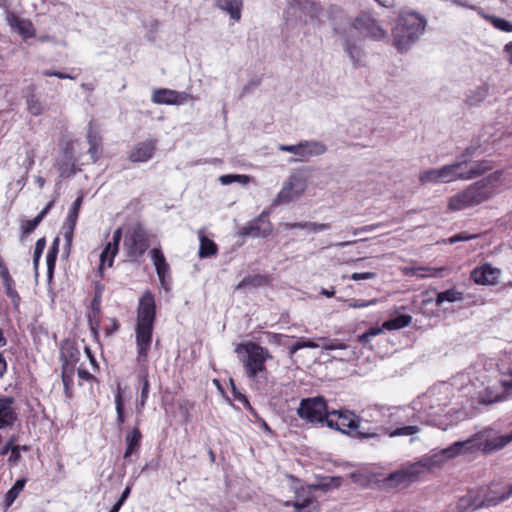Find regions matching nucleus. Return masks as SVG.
I'll use <instances>...</instances> for the list:
<instances>
[{
    "label": "nucleus",
    "instance_id": "obj_27",
    "mask_svg": "<svg viewBox=\"0 0 512 512\" xmlns=\"http://www.w3.org/2000/svg\"><path fill=\"white\" fill-rule=\"evenodd\" d=\"M150 257L155 266V270L159 281L162 285H165V278L169 272V264L166 261V258L162 251L159 248H153L150 251Z\"/></svg>",
    "mask_w": 512,
    "mask_h": 512
},
{
    "label": "nucleus",
    "instance_id": "obj_22",
    "mask_svg": "<svg viewBox=\"0 0 512 512\" xmlns=\"http://www.w3.org/2000/svg\"><path fill=\"white\" fill-rule=\"evenodd\" d=\"M327 151V146L318 140L300 141L299 158L296 161H306L311 157L323 155Z\"/></svg>",
    "mask_w": 512,
    "mask_h": 512
},
{
    "label": "nucleus",
    "instance_id": "obj_23",
    "mask_svg": "<svg viewBox=\"0 0 512 512\" xmlns=\"http://www.w3.org/2000/svg\"><path fill=\"white\" fill-rule=\"evenodd\" d=\"M392 36L394 46L401 53L407 51L419 39L415 32H409L407 29L398 31V22L392 29Z\"/></svg>",
    "mask_w": 512,
    "mask_h": 512
},
{
    "label": "nucleus",
    "instance_id": "obj_38",
    "mask_svg": "<svg viewBox=\"0 0 512 512\" xmlns=\"http://www.w3.org/2000/svg\"><path fill=\"white\" fill-rule=\"evenodd\" d=\"M448 177V165H443L439 169H431L423 172L420 175V181L421 183H428V182H438V181H445V178Z\"/></svg>",
    "mask_w": 512,
    "mask_h": 512
},
{
    "label": "nucleus",
    "instance_id": "obj_25",
    "mask_svg": "<svg viewBox=\"0 0 512 512\" xmlns=\"http://www.w3.org/2000/svg\"><path fill=\"white\" fill-rule=\"evenodd\" d=\"M147 363H139L142 368L140 370V373L138 374V383L140 385V398L136 401V409L138 413H141L144 409L148 397H149V391H150V382L148 378V370H147Z\"/></svg>",
    "mask_w": 512,
    "mask_h": 512
},
{
    "label": "nucleus",
    "instance_id": "obj_7",
    "mask_svg": "<svg viewBox=\"0 0 512 512\" xmlns=\"http://www.w3.org/2000/svg\"><path fill=\"white\" fill-rule=\"evenodd\" d=\"M466 378V375L461 374L460 376L455 377L454 382L451 384L453 386L457 383L460 384V387L458 388L460 396L468 397L472 401L477 400L480 404H492L503 399V396L500 393L495 392L492 387L488 386L483 390H477V384L472 382L470 379L466 382Z\"/></svg>",
    "mask_w": 512,
    "mask_h": 512
},
{
    "label": "nucleus",
    "instance_id": "obj_47",
    "mask_svg": "<svg viewBox=\"0 0 512 512\" xmlns=\"http://www.w3.org/2000/svg\"><path fill=\"white\" fill-rule=\"evenodd\" d=\"M26 105L28 112L33 116H40L44 112V106L42 102L33 92L26 96Z\"/></svg>",
    "mask_w": 512,
    "mask_h": 512
},
{
    "label": "nucleus",
    "instance_id": "obj_32",
    "mask_svg": "<svg viewBox=\"0 0 512 512\" xmlns=\"http://www.w3.org/2000/svg\"><path fill=\"white\" fill-rule=\"evenodd\" d=\"M412 316L406 313H397L383 322V328L388 331L399 330L409 326Z\"/></svg>",
    "mask_w": 512,
    "mask_h": 512
},
{
    "label": "nucleus",
    "instance_id": "obj_62",
    "mask_svg": "<svg viewBox=\"0 0 512 512\" xmlns=\"http://www.w3.org/2000/svg\"><path fill=\"white\" fill-rule=\"evenodd\" d=\"M75 365L76 364H70V363H64L62 362L61 365V378L62 379H68V378H74V372H75Z\"/></svg>",
    "mask_w": 512,
    "mask_h": 512
},
{
    "label": "nucleus",
    "instance_id": "obj_19",
    "mask_svg": "<svg viewBox=\"0 0 512 512\" xmlns=\"http://www.w3.org/2000/svg\"><path fill=\"white\" fill-rule=\"evenodd\" d=\"M156 150L155 140H146L135 145L129 154V160L135 163L147 162L153 158Z\"/></svg>",
    "mask_w": 512,
    "mask_h": 512
},
{
    "label": "nucleus",
    "instance_id": "obj_51",
    "mask_svg": "<svg viewBox=\"0 0 512 512\" xmlns=\"http://www.w3.org/2000/svg\"><path fill=\"white\" fill-rule=\"evenodd\" d=\"M263 335L265 336L267 343L277 346H288V342L290 340L289 336L269 331L264 332Z\"/></svg>",
    "mask_w": 512,
    "mask_h": 512
},
{
    "label": "nucleus",
    "instance_id": "obj_54",
    "mask_svg": "<svg viewBox=\"0 0 512 512\" xmlns=\"http://www.w3.org/2000/svg\"><path fill=\"white\" fill-rule=\"evenodd\" d=\"M383 330H385L383 325L381 327H370L368 330L358 336V341L366 345L369 343L371 338L378 336Z\"/></svg>",
    "mask_w": 512,
    "mask_h": 512
},
{
    "label": "nucleus",
    "instance_id": "obj_42",
    "mask_svg": "<svg viewBox=\"0 0 512 512\" xmlns=\"http://www.w3.org/2000/svg\"><path fill=\"white\" fill-rule=\"evenodd\" d=\"M25 478H19L15 481L12 487L6 492L4 496V506L5 508H9L14 501L17 499L20 492L24 489L26 484Z\"/></svg>",
    "mask_w": 512,
    "mask_h": 512
},
{
    "label": "nucleus",
    "instance_id": "obj_44",
    "mask_svg": "<svg viewBox=\"0 0 512 512\" xmlns=\"http://www.w3.org/2000/svg\"><path fill=\"white\" fill-rule=\"evenodd\" d=\"M217 252H218V247H217V244L213 240H211L205 236H200V245H199L198 255L201 259L214 256L217 254Z\"/></svg>",
    "mask_w": 512,
    "mask_h": 512
},
{
    "label": "nucleus",
    "instance_id": "obj_50",
    "mask_svg": "<svg viewBox=\"0 0 512 512\" xmlns=\"http://www.w3.org/2000/svg\"><path fill=\"white\" fill-rule=\"evenodd\" d=\"M219 181L222 185H230L232 183L246 185L249 183L250 177L243 174H224L220 176Z\"/></svg>",
    "mask_w": 512,
    "mask_h": 512
},
{
    "label": "nucleus",
    "instance_id": "obj_48",
    "mask_svg": "<svg viewBox=\"0 0 512 512\" xmlns=\"http://www.w3.org/2000/svg\"><path fill=\"white\" fill-rule=\"evenodd\" d=\"M475 447V443L473 440H466V441H457L450 445L449 451H450V458L454 457L461 453L470 452Z\"/></svg>",
    "mask_w": 512,
    "mask_h": 512
},
{
    "label": "nucleus",
    "instance_id": "obj_2",
    "mask_svg": "<svg viewBox=\"0 0 512 512\" xmlns=\"http://www.w3.org/2000/svg\"><path fill=\"white\" fill-rule=\"evenodd\" d=\"M244 373L255 388L264 391L268 378L266 362L273 359L269 350L254 341L239 343L235 348Z\"/></svg>",
    "mask_w": 512,
    "mask_h": 512
},
{
    "label": "nucleus",
    "instance_id": "obj_39",
    "mask_svg": "<svg viewBox=\"0 0 512 512\" xmlns=\"http://www.w3.org/2000/svg\"><path fill=\"white\" fill-rule=\"evenodd\" d=\"M114 402L116 409V425L119 430H122V426L126 421V413L124 398L120 386H118L117 392L115 393Z\"/></svg>",
    "mask_w": 512,
    "mask_h": 512
},
{
    "label": "nucleus",
    "instance_id": "obj_20",
    "mask_svg": "<svg viewBox=\"0 0 512 512\" xmlns=\"http://www.w3.org/2000/svg\"><path fill=\"white\" fill-rule=\"evenodd\" d=\"M426 472H434L442 468L448 462V447L443 449H433L428 454L421 457Z\"/></svg>",
    "mask_w": 512,
    "mask_h": 512
},
{
    "label": "nucleus",
    "instance_id": "obj_24",
    "mask_svg": "<svg viewBox=\"0 0 512 512\" xmlns=\"http://www.w3.org/2000/svg\"><path fill=\"white\" fill-rule=\"evenodd\" d=\"M480 496L477 489L469 490L458 499L455 506L456 512H474L481 509Z\"/></svg>",
    "mask_w": 512,
    "mask_h": 512
},
{
    "label": "nucleus",
    "instance_id": "obj_11",
    "mask_svg": "<svg viewBox=\"0 0 512 512\" xmlns=\"http://www.w3.org/2000/svg\"><path fill=\"white\" fill-rule=\"evenodd\" d=\"M477 490L479 495H481L480 505L482 508L497 506L512 496V484H507L505 487L492 485L491 487H481Z\"/></svg>",
    "mask_w": 512,
    "mask_h": 512
},
{
    "label": "nucleus",
    "instance_id": "obj_46",
    "mask_svg": "<svg viewBox=\"0 0 512 512\" xmlns=\"http://www.w3.org/2000/svg\"><path fill=\"white\" fill-rule=\"evenodd\" d=\"M9 24L13 27H17L19 33L25 38L34 36V28L30 22L20 21L15 15L10 14L8 16Z\"/></svg>",
    "mask_w": 512,
    "mask_h": 512
},
{
    "label": "nucleus",
    "instance_id": "obj_1",
    "mask_svg": "<svg viewBox=\"0 0 512 512\" xmlns=\"http://www.w3.org/2000/svg\"><path fill=\"white\" fill-rule=\"evenodd\" d=\"M156 320V302L153 293L146 290L139 299L135 326V343L137 363L148 362L153 342V331Z\"/></svg>",
    "mask_w": 512,
    "mask_h": 512
},
{
    "label": "nucleus",
    "instance_id": "obj_60",
    "mask_svg": "<svg viewBox=\"0 0 512 512\" xmlns=\"http://www.w3.org/2000/svg\"><path fill=\"white\" fill-rule=\"evenodd\" d=\"M500 382L505 389H512V364L505 370H502V379Z\"/></svg>",
    "mask_w": 512,
    "mask_h": 512
},
{
    "label": "nucleus",
    "instance_id": "obj_12",
    "mask_svg": "<svg viewBox=\"0 0 512 512\" xmlns=\"http://www.w3.org/2000/svg\"><path fill=\"white\" fill-rule=\"evenodd\" d=\"M286 507H293L292 512H315L318 508V502L309 486H301L296 489L293 501H286Z\"/></svg>",
    "mask_w": 512,
    "mask_h": 512
},
{
    "label": "nucleus",
    "instance_id": "obj_59",
    "mask_svg": "<svg viewBox=\"0 0 512 512\" xmlns=\"http://www.w3.org/2000/svg\"><path fill=\"white\" fill-rule=\"evenodd\" d=\"M377 302H378V299H371V300L350 299L348 301V306L350 308H366V307L375 305Z\"/></svg>",
    "mask_w": 512,
    "mask_h": 512
},
{
    "label": "nucleus",
    "instance_id": "obj_58",
    "mask_svg": "<svg viewBox=\"0 0 512 512\" xmlns=\"http://www.w3.org/2000/svg\"><path fill=\"white\" fill-rule=\"evenodd\" d=\"M230 384H231V393L233 395L234 400L242 403L243 406H249V400H248L247 396L245 394L241 393L237 389V387L232 379H230Z\"/></svg>",
    "mask_w": 512,
    "mask_h": 512
},
{
    "label": "nucleus",
    "instance_id": "obj_14",
    "mask_svg": "<svg viewBox=\"0 0 512 512\" xmlns=\"http://www.w3.org/2000/svg\"><path fill=\"white\" fill-rule=\"evenodd\" d=\"M398 31L407 29L409 32H415L417 37L423 34L426 27V20L419 13L414 11L402 12L398 17Z\"/></svg>",
    "mask_w": 512,
    "mask_h": 512
},
{
    "label": "nucleus",
    "instance_id": "obj_33",
    "mask_svg": "<svg viewBox=\"0 0 512 512\" xmlns=\"http://www.w3.org/2000/svg\"><path fill=\"white\" fill-rule=\"evenodd\" d=\"M489 86L487 84H481L473 90H470L465 98L466 105L470 107L479 106L488 96Z\"/></svg>",
    "mask_w": 512,
    "mask_h": 512
},
{
    "label": "nucleus",
    "instance_id": "obj_36",
    "mask_svg": "<svg viewBox=\"0 0 512 512\" xmlns=\"http://www.w3.org/2000/svg\"><path fill=\"white\" fill-rule=\"evenodd\" d=\"M80 358V351L75 344L67 341L61 346L60 360L64 363L76 364Z\"/></svg>",
    "mask_w": 512,
    "mask_h": 512
},
{
    "label": "nucleus",
    "instance_id": "obj_41",
    "mask_svg": "<svg viewBox=\"0 0 512 512\" xmlns=\"http://www.w3.org/2000/svg\"><path fill=\"white\" fill-rule=\"evenodd\" d=\"M477 12L483 19L490 22L496 29L503 31V32H512V23L511 22H509L503 18H499L494 15L487 14L481 8H478Z\"/></svg>",
    "mask_w": 512,
    "mask_h": 512
},
{
    "label": "nucleus",
    "instance_id": "obj_56",
    "mask_svg": "<svg viewBox=\"0 0 512 512\" xmlns=\"http://www.w3.org/2000/svg\"><path fill=\"white\" fill-rule=\"evenodd\" d=\"M331 228V224L329 223H316V222H306L304 230L308 234H317Z\"/></svg>",
    "mask_w": 512,
    "mask_h": 512
},
{
    "label": "nucleus",
    "instance_id": "obj_8",
    "mask_svg": "<svg viewBox=\"0 0 512 512\" xmlns=\"http://www.w3.org/2000/svg\"><path fill=\"white\" fill-rule=\"evenodd\" d=\"M149 248L146 231L140 226L134 227L124 238V249L130 262H139Z\"/></svg>",
    "mask_w": 512,
    "mask_h": 512
},
{
    "label": "nucleus",
    "instance_id": "obj_30",
    "mask_svg": "<svg viewBox=\"0 0 512 512\" xmlns=\"http://www.w3.org/2000/svg\"><path fill=\"white\" fill-rule=\"evenodd\" d=\"M52 206L53 202L51 201L38 213V215L35 218H33L32 220L22 221L21 240H23L26 236L31 234L38 227V225L43 221V219L48 214Z\"/></svg>",
    "mask_w": 512,
    "mask_h": 512
},
{
    "label": "nucleus",
    "instance_id": "obj_13",
    "mask_svg": "<svg viewBox=\"0 0 512 512\" xmlns=\"http://www.w3.org/2000/svg\"><path fill=\"white\" fill-rule=\"evenodd\" d=\"M269 212L264 210L257 218L248 222L240 228L239 234L247 237H262L266 238L271 234L272 226L268 219Z\"/></svg>",
    "mask_w": 512,
    "mask_h": 512
},
{
    "label": "nucleus",
    "instance_id": "obj_15",
    "mask_svg": "<svg viewBox=\"0 0 512 512\" xmlns=\"http://www.w3.org/2000/svg\"><path fill=\"white\" fill-rule=\"evenodd\" d=\"M501 274L502 271L499 268L485 263L472 270L471 279L480 285H496L500 281Z\"/></svg>",
    "mask_w": 512,
    "mask_h": 512
},
{
    "label": "nucleus",
    "instance_id": "obj_63",
    "mask_svg": "<svg viewBox=\"0 0 512 512\" xmlns=\"http://www.w3.org/2000/svg\"><path fill=\"white\" fill-rule=\"evenodd\" d=\"M402 468L397 470V471H394L392 472L388 479L392 482H395L397 484H408V477H406V475H402Z\"/></svg>",
    "mask_w": 512,
    "mask_h": 512
},
{
    "label": "nucleus",
    "instance_id": "obj_21",
    "mask_svg": "<svg viewBox=\"0 0 512 512\" xmlns=\"http://www.w3.org/2000/svg\"><path fill=\"white\" fill-rule=\"evenodd\" d=\"M142 433L140 429L135 426L130 429L125 435V451L123 459L125 462H131V457L138 454L141 448Z\"/></svg>",
    "mask_w": 512,
    "mask_h": 512
},
{
    "label": "nucleus",
    "instance_id": "obj_6",
    "mask_svg": "<svg viewBox=\"0 0 512 512\" xmlns=\"http://www.w3.org/2000/svg\"><path fill=\"white\" fill-rule=\"evenodd\" d=\"M492 188L489 184L479 181L466 190L450 197V210H461L478 205L490 198Z\"/></svg>",
    "mask_w": 512,
    "mask_h": 512
},
{
    "label": "nucleus",
    "instance_id": "obj_5",
    "mask_svg": "<svg viewBox=\"0 0 512 512\" xmlns=\"http://www.w3.org/2000/svg\"><path fill=\"white\" fill-rule=\"evenodd\" d=\"M296 412L302 420L321 426L325 425L330 414L327 400L321 395L302 398Z\"/></svg>",
    "mask_w": 512,
    "mask_h": 512
},
{
    "label": "nucleus",
    "instance_id": "obj_61",
    "mask_svg": "<svg viewBox=\"0 0 512 512\" xmlns=\"http://www.w3.org/2000/svg\"><path fill=\"white\" fill-rule=\"evenodd\" d=\"M261 84V78L260 77H253L251 78L248 83L243 87L240 97H244L247 94H249L252 90L257 88Z\"/></svg>",
    "mask_w": 512,
    "mask_h": 512
},
{
    "label": "nucleus",
    "instance_id": "obj_3",
    "mask_svg": "<svg viewBox=\"0 0 512 512\" xmlns=\"http://www.w3.org/2000/svg\"><path fill=\"white\" fill-rule=\"evenodd\" d=\"M442 388H445V383L430 389L422 396L419 408H417L418 403H414V409L417 410V418L420 422L446 431L448 429V412L446 411L448 395L446 391H441Z\"/></svg>",
    "mask_w": 512,
    "mask_h": 512
},
{
    "label": "nucleus",
    "instance_id": "obj_64",
    "mask_svg": "<svg viewBox=\"0 0 512 512\" xmlns=\"http://www.w3.org/2000/svg\"><path fill=\"white\" fill-rule=\"evenodd\" d=\"M8 464L10 467H15L19 464L21 460V453L19 452V448L13 447L11 452L9 453Z\"/></svg>",
    "mask_w": 512,
    "mask_h": 512
},
{
    "label": "nucleus",
    "instance_id": "obj_53",
    "mask_svg": "<svg viewBox=\"0 0 512 512\" xmlns=\"http://www.w3.org/2000/svg\"><path fill=\"white\" fill-rule=\"evenodd\" d=\"M288 354L290 357H292L298 350L300 349H303V348H317L318 345L307 339V340H300V341H296L295 343L289 345L288 344Z\"/></svg>",
    "mask_w": 512,
    "mask_h": 512
},
{
    "label": "nucleus",
    "instance_id": "obj_18",
    "mask_svg": "<svg viewBox=\"0 0 512 512\" xmlns=\"http://www.w3.org/2000/svg\"><path fill=\"white\" fill-rule=\"evenodd\" d=\"M15 399L12 396L0 397V430L12 427L18 419L17 412L13 407Z\"/></svg>",
    "mask_w": 512,
    "mask_h": 512
},
{
    "label": "nucleus",
    "instance_id": "obj_57",
    "mask_svg": "<svg viewBox=\"0 0 512 512\" xmlns=\"http://www.w3.org/2000/svg\"><path fill=\"white\" fill-rule=\"evenodd\" d=\"M118 251H119V246L118 245H113V243L111 241H109V242H107L105 244L102 252H103V256L104 257L106 255H110L109 267L113 266L114 258L117 255Z\"/></svg>",
    "mask_w": 512,
    "mask_h": 512
},
{
    "label": "nucleus",
    "instance_id": "obj_31",
    "mask_svg": "<svg viewBox=\"0 0 512 512\" xmlns=\"http://www.w3.org/2000/svg\"><path fill=\"white\" fill-rule=\"evenodd\" d=\"M344 51L347 53L354 67L361 65L364 55L363 50L354 40L348 36L344 38Z\"/></svg>",
    "mask_w": 512,
    "mask_h": 512
},
{
    "label": "nucleus",
    "instance_id": "obj_43",
    "mask_svg": "<svg viewBox=\"0 0 512 512\" xmlns=\"http://www.w3.org/2000/svg\"><path fill=\"white\" fill-rule=\"evenodd\" d=\"M512 441V430L505 434L500 435L497 437H494L490 440H487L484 446V451L490 452V451H496L500 450L503 447H505L508 443Z\"/></svg>",
    "mask_w": 512,
    "mask_h": 512
},
{
    "label": "nucleus",
    "instance_id": "obj_16",
    "mask_svg": "<svg viewBox=\"0 0 512 512\" xmlns=\"http://www.w3.org/2000/svg\"><path fill=\"white\" fill-rule=\"evenodd\" d=\"M189 98L187 92H179L168 88H158L153 91L152 102L155 104L179 105Z\"/></svg>",
    "mask_w": 512,
    "mask_h": 512
},
{
    "label": "nucleus",
    "instance_id": "obj_34",
    "mask_svg": "<svg viewBox=\"0 0 512 512\" xmlns=\"http://www.w3.org/2000/svg\"><path fill=\"white\" fill-rule=\"evenodd\" d=\"M322 349L327 350V351H332V350L342 351L339 358L343 359V360H350V358L355 354V352L350 347V345H348L344 342H341L338 339H332V340L325 342L322 345Z\"/></svg>",
    "mask_w": 512,
    "mask_h": 512
},
{
    "label": "nucleus",
    "instance_id": "obj_35",
    "mask_svg": "<svg viewBox=\"0 0 512 512\" xmlns=\"http://www.w3.org/2000/svg\"><path fill=\"white\" fill-rule=\"evenodd\" d=\"M59 238L56 237L52 245L50 246L48 253L46 255V265H47V279L48 281H51L54 277V271L57 261V256L59 252Z\"/></svg>",
    "mask_w": 512,
    "mask_h": 512
},
{
    "label": "nucleus",
    "instance_id": "obj_37",
    "mask_svg": "<svg viewBox=\"0 0 512 512\" xmlns=\"http://www.w3.org/2000/svg\"><path fill=\"white\" fill-rule=\"evenodd\" d=\"M426 472L424 464L419 458L417 461L412 463H407L402 466V475H406L408 477V482H414L417 478Z\"/></svg>",
    "mask_w": 512,
    "mask_h": 512
},
{
    "label": "nucleus",
    "instance_id": "obj_45",
    "mask_svg": "<svg viewBox=\"0 0 512 512\" xmlns=\"http://www.w3.org/2000/svg\"><path fill=\"white\" fill-rule=\"evenodd\" d=\"M294 186L293 178H291L277 194L276 198L273 200V205L276 206L292 201L295 196L293 192Z\"/></svg>",
    "mask_w": 512,
    "mask_h": 512
},
{
    "label": "nucleus",
    "instance_id": "obj_26",
    "mask_svg": "<svg viewBox=\"0 0 512 512\" xmlns=\"http://www.w3.org/2000/svg\"><path fill=\"white\" fill-rule=\"evenodd\" d=\"M60 177L69 178L76 174V166L73 152L66 148L63 155L57 160Z\"/></svg>",
    "mask_w": 512,
    "mask_h": 512
},
{
    "label": "nucleus",
    "instance_id": "obj_40",
    "mask_svg": "<svg viewBox=\"0 0 512 512\" xmlns=\"http://www.w3.org/2000/svg\"><path fill=\"white\" fill-rule=\"evenodd\" d=\"M267 277L261 274H253L244 277L236 286V290H245L246 288H257L267 283Z\"/></svg>",
    "mask_w": 512,
    "mask_h": 512
},
{
    "label": "nucleus",
    "instance_id": "obj_9",
    "mask_svg": "<svg viewBox=\"0 0 512 512\" xmlns=\"http://www.w3.org/2000/svg\"><path fill=\"white\" fill-rule=\"evenodd\" d=\"M491 166L487 161H467L450 164V182L457 179H472L489 171Z\"/></svg>",
    "mask_w": 512,
    "mask_h": 512
},
{
    "label": "nucleus",
    "instance_id": "obj_55",
    "mask_svg": "<svg viewBox=\"0 0 512 512\" xmlns=\"http://www.w3.org/2000/svg\"><path fill=\"white\" fill-rule=\"evenodd\" d=\"M46 247V239L44 237L39 238L36 241L34 253H33V265L34 268L37 270L39 266V261L41 259L42 253Z\"/></svg>",
    "mask_w": 512,
    "mask_h": 512
},
{
    "label": "nucleus",
    "instance_id": "obj_52",
    "mask_svg": "<svg viewBox=\"0 0 512 512\" xmlns=\"http://www.w3.org/2000/svg\"><path fill=\"white\" fill-rule=\"evenodd\" d=\"M4 287H5L7 296L11 300L14 310L18 312L20 302H21V297H20L19 293L17 292V290L15 289V282L10 283L9 285L6 284V285H4Z\"/></svg>",
    "mask_w": 512,
    "mask_h": 512
},
{
    "label": "nucleus",
    "instance_id": "obj_17",
    "mask_svg": "<svg viewBox=\"0 0 512 512\" xmlns=\"http://www.w3.org/2000/svg\"><path fill=\"white\" fill-rule=\"evenodd\" d=\"M82 205V197L79 196L75 199L72 204V207L69 210V213L66 217V220L63 225L64 229V240H65V248L69 251L72 245L74 229L77 223V219L79 216V210Z\"/></svg>",
    "mask_w": 512,
    "mask_h": 512
},
{
    "label": "nucleus",
    "instance_id": "obj_10",
    "mask_svg": "<svg viewBox=\"0 0 512 512\" xmlns=\"http://www.w3.org/2000/svg\"><path fill=\"white\" fill-rule=\"evenodd\" d=\"M350 29L359 31L373 41H380L387 37V32L370 14L359 15L350 25Z\"/></svg>",
    "mask_w": 512,
    "mask_h": 512
},
{
    "label": "nucleus",
    "instance_id": "obj_28",
    "mask_svg": "<svg viewBox=\"0 0 512 512\" xmlns=\"http://www.w3.org/2000/svg\"><path fill=\"white\" fill-rule=\"evenodd\" d=\"M215 6L226 12L233 21L241 19L243 0H215Z\"/></svg>",
    "mask_w": 512,
    "mask_h": 512
},
{
    "label": "nucleus",
    "instance_id": "obj_29",
    "mask_svg": "<svg viewBox=\"0 0 512 512\" xmlns=\"http://www.w3.org/2000/svg\"><path fill=\"white\" fill-rule=\"evenodd\" d=\"M444 269L432 268L429 266L422 265H411L406 266L402 269V272L405 276L416 277V278H426V277H436L438 276Z\"/></svg>",
    "mask_w": 512,
    "mask_h": 512
},
{
    "label": "nucleus",
    "instance_id": "obj_49",
    "mask_svg": "<svg viewBox=\"0 0 512 512\" xmlns=\"http://www.w3.org/2000/svg\"><path fill=\"white\" fill-rule=\"evenodd\" d=\"M384 430L385 434L389 435L390 437L410 436L418 433L419 427L417 425H404L401 427H397L391 431L389 429Z\"/></svg>",
    "mask_w": 512,
    "mask_h": 512
},
{
    "label": "nucleus",
    "instance_id": "obj_4",
    "mask_svg": "<svg viewBox=\"0 0 512 512\" xmlns=\"http://www.w3.org/2000/svg\"><path fill=\"white\" fill-rule=\"evenodd\" d=\"M324 426L360 440L380 436L377 429L365 428L354 412L344 409L331 410Z\"/></svg>",
    "mask_w": 512,
    "mask_h": 512
}]
</instances>
